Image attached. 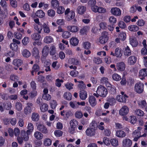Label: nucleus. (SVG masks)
<instances>
[{
	"instance_id": "nucleus-17",
	"label": "nucleus",
	"mask_w": 147,
	"mask_h": 147,
	"mask_svg": "<svg viewBox=\"0 0 147 147\" xmlns=\"http://www.w3.org/2000/svg\"><path fill=\"white\" fill-rule=\"evenodd\" d=\"M76 11L78 14L82 15L86 12V7L84 5H80L78 7Z\"/></svg>"
},
{
	"instance_id": "nucleus-47",
	"label": "nucleus",
	"mask_w": 147,
	"mask_h": 147,
	"mask_svg": "<svg viewBox=\"0 0 147 147\" xmlns=\"http://www.w3.org/2000/svg\"><path fill=\"white\" fill-rule=\"evenodd\" d=\"M53 39L51 36H45L44 39V42L46 43H50L53 42Z\"/></svg>"
},
{
	"instance_id": "nucleus-32",
	"label": "nucleus",
	"mask_w": 147,
	"mask_h": 147,
	"mask_svg": "<svg viewBox=\"0 0 147 147\" xmlns=\"http://www.w3.org/2000/svg\"><path fill=\"white\" fill-rule=\"evenodd\" d=\"M89 102L90 105L92 107L94 106L96 104V99L93 96H91L89 97Z\"/></svg>"
},
{
	"instance_id": "nucleus-14",
	"label": "nucleus",
	"mask_w": 147,
	"mask_h": 147,
	"mask_svg": "<svg viewBox=\"0 0 147 147\" xmlns=\"http://www.w3.org/2000/svg\"><path fill=\"white\" fill-rule=\"evenodd\" d=\"M48 90L47 88H44L43 90V94L42 96V98L47 100H50L51 98L50 95L48 94Z\"/></svg>"
},
{
	"instance_id": "nucleus-33",
	"label": "nucleus",
	"mask_w": 147,
	"mask_h": 147,
	"mask_svg": "<svg viewBox=\"0 0 147 147\" xmlns=\"http://www.w3.org/2000/svg\"><path fill=\"white\" fill-rule=\"evenodd\" d=\"M87 97V93L86 91L82 90L80 91V98L82 100L86 99Z\"/></svg>"
},
{
	"instance_id": "nucleus-43",
	"label": "nucleus",
	"mask_w": 147,
	"mask_h": 147,
	"mask_svg": "<svg viewBox=\"0 0 147 147\" xmlns=\"http://www.w3.org/2000/svg\"><path fill=\"white\" fill-rule=\"evenodd\" d=\"M128 30L131 31L136 32L138 31L139 27L136 25H131L128 27Z\"/></svg>"
},
{
	"instance_id": "nucleus-38",
	"label": "nucleus",
	"mask_w": 147,
	"mask_h": 147,
	"mask_svg": "<svg viewBox=\"0 0 147 147\" xmlns=\"http://www.w3.org/2000/svg\"><path fill=\"white\" fill-rule=\"evenodd\" d=\"M31 118L32 121H37L39 119V116L38 113L34 112L32 113Z\"/></svg>"
},
{
	"instance_id": "nucleus-18",
	"label": "nucleus",
	"mask_w": 147,
	"mask_h": 147,
	"mask_svg": "<svg viewBox=\"0 0 147 147\" xmlns=\"http://www.w3.org/2000/svg\"><path fill=\"white\" fill-rule=\"evenodd\" d=\"M116 67L118 71H123L125 69V65L123 62H120L117 63Z\"/></svg>"
},
{
	"instance_id": "nucleus-56",
	"label": "nucleus",
	"mask_w": 147,
	"mask_h": 147,
	"mask_svg": "<svg viewBox=\"0 0 147 147\" xmlns=\"http://www.w3.org/2000/svg\"><path fill=\"white\" fill-rule=\"evenodd\" d=\"M51 63L49 61H46L45 62L44 66L45 67V70L46 71H51L50 65Z\"/></svg>"
},
{
	"instance_id": "nucleus-60",
	"label": "nucleus",
	"mask_w": 147,
	"mask_h": 147,
	"mask_svg": "<svg viewBox=\"0 0 147 147\" xmlns=\"http://www.w3.org/2000/svg\"><path fill=\"white\" fill-rule=\"evenodd\" d=\"M96 3V0H89L88 2V4L91 7L92 9V7L94 6H97L95 5Z\"/></svg>"
},
{
	"instance_id": "nucleus-62",
	"label": "nucleus",
	"mask_w": 147,
	"mask_h": 147,
	"mask_svg": "<svg viewBox=\"0 0 147 147\" xmlns=\"http://www.w3.org/2000/svg\"><path fill=\"white\" fill-rule=\"evenodd\" d=\"M69 61L71 62L72 63L76 65H79L80 63V62L78 60L74 58L70 59Z\"/></svg>"
},
{
	"instance_id": "nucleus-44",
	"label": "nucleus",
	"mask_w": 147,
	"mask_h": 147,
	"mask_svg": "<svg viewBox=\"0 0 147 147\" xmlns=\"http://www.w3.org/2000/svg\"><path fill=\"white\" fill-rule=\"evenodd\" d=\"M110 142L112 145L113 146L117 147L119 145L118 140L116 138L111 139Z\"/></svg>"
},
{
	"instance_id": "nucleus-7",
	"label": "nucleus",
	"mask_w": 147,
	"mask_h": 147,
	"mask_svg": "<svg viewBox=\"0 0 147 147\" xmlns=\"http://www.w3.org/2000/svg\"><path fill=\"white\" fill-rule=\"evenodd\" d=\"M49 51V47L47 46H45L43 48L42 51V57L41 60L43 62L45 59V58L48 55Z\"/></svg>"
},
{
	"instance_id": "nucleus-6",
	"label": "nucleus",
	"mask_w": 147,
	"mask_h": 147,
	"mask_svg": "<svg viewBox=\"0 0 147 147\" xmlns=\"http://www.w3.org/2000/svg\"><path fill=\"white\" fill-rule=\"evenodd\" d=\"M144 86V84L142 83H136L135 86L134 90L138 93L140 94L143 91Z\"/></svg>"
},
{
	"instance_id": "nucleus-53",
	"label": "nucleus",
	"mask_w": 147,
	"mask_h": 147,
	"mask_svg": "<svg viewBox=\"0 0 147 147\" xmlns=\"http://www.w3.org/2000/svg\"><path fill=\"white\" fill-rule=\"evenodd\" d=\"M11 49L13 51H16L18 49V46L15 43L13 42L10 45Z\"/></svg>"
},
{
	"instance_id": "nucleus-24",
	"label": "nucleus",
	"mask_w": 147,
	"mask_h": 147,
	"mask_svg": "<svg viewBox=\"0 0 147 147\" xmlns=\"http://www.w3.org/2000/svg\"><path fill=\"white\" fill-rule=\"evenodd\" d=\"M115 135L117 137L119 138H123L126 136V134L124 131L119 130L116 131Z\"/></svg>"
},
{
	"instance_id": "nucleus-5",
	"label": "nucleus",
	"mask_w": 147,
	"mask_h": 147,
	"mask_svg": "<svg viewBox=\"0 0 147 147\" xmlns=\"http://www.w3.org/2000/svg\"><path fill=\"white\" fill-rule=\"evenodd\" d=\"M100 83L103 84H105L106 86L111 88V90H115V88L112 85L109 81L108 78L106 77H103L100 80Z\"/></svg>"
},
{
	"instance_id": "nucleus-12",
	"label": "nucleus",
	"mask_w": 147,
	"mask_h": 147,
	"mask_svg": "<svg viewBox=\"0 0 147 147\" xmlns=\"http://www.w3.org/2000/svg\"><path fill=\"white\" fill-rule=\"evenodd\" d=\"M32 106L33 104L31 103L28 102L27 104V106L24 109V113L25 114L28 115L31 112Z\"/></svg>"
},
{
	"instance_id": "nucleus-42",
	"label": "nucleus",
	"mask_w": 147,
	"mask_h": 147,
	"mask_svg": "<svg viewBox=\"0 0 147 147\" xmlns=\"http://www.w3.org/2000/svg\"><path fill=\"white\" fill-rule=\"evenodd\" d=\"M41 37V36L39 33H34L31 35V38L32 39L34 40H39Z\"/></svg>"
},
{
	"instance_id": "nucleus-13",
	"label": "nucleus",
	"mask_w": 147,
	"mask_h": 147,
	"mask_svg": "<svg viewBox=\"0 0 147 147\" xmlns=\"http://www.w3.org/2000/svg\"><path fill=\"white\" fill-rule=\"evenodd\" d=\"M31 133H28V132L24 130H22L21 131V136L23 139L24 141H27L28 140L29 137V135Z\"/></svg>"
},
{
	"instance_id": "nucleus-10",
	"label": "nucleus",
	"mask_w": 147,
	"mask_h": 147,
	"mask_svg": "<svg viewBox=\"0 0 147 147\" xmlns=\"http://www.w3.org/2000/svg\"><path fill=\"white\" fill-rule=\"evenodd\" d=\"M110 12L112 14L116 16H120L121 14V10L117 7H113L111 9Z\"/></svg>"
},
{
	"instance_id": "nucleus-22",
	"label": "nucleus",
	"mask_w": 147,
	"mask_h": 147,
	"mask_svg": "<svg viewBox=\"0 0 147 147\" xmlns=\"http://www.w3.org/2000/svg\"><path fill=\"white\" fill-rule=\"evenodd\" d=\"M86 134L89 136H92L95 134V129L92 127L91 128H88L86 131Z\"/></svg>"
},
{
	"instance_id": "nucleus-36",
	"label": "nucleus",
	"mask_w": 147,
	"mask_h": 147,
	"mask_svg": "<svg viewBox=\"0 0 147 147\" xmlns=\"http://www.w3.org/2000/svg\"><path fill=\"white\" fill-rule=\"evenodd\" d=\"M35 14L36 16L40 18H42L45 16V13L43 10L41 9L37 10Z\"/></svg>"
},
{
	"instance_id": "nucleus-59",
	"label": "nucleus",
	"mask_w": 147,
	"mask_h": 147,
	"mask_svg": "<svg viewBox=\"0 0 147 147\" xmlns=\"http://www.w3.org/2000/svg\"><path fill=\"white\" fill-rule=\"evenodd\" d=\"M54 134L56 137H60L62 136L63 132L61 130H57L55 131Z\"/></svg>"
},
{
	"instance_id": "nucleus-27",
	"label": "nucleus",
	"mask_w": 147,
	"mask_h": 147,
	"mask_svg": "<svg viewBox=\"0 0 147 147\" xmlns=\"http://www.w3.org/2000/svg\"><path fill=\"white\" fill-rule=\"evenodd\" d=\"M100 37L99 38V42L101 44H104L107 42L108 40V37L106 34Z\"/></svg>"
},
{
	"instance_id": "nucleus-51",
	"label": "nucleus",
	"mask_w": 147,
	"mask_h": 147,
	"mask_svg": "<svg viewBox=\"0 0 147 147\" xmlns=\"http://www.w3.org/2000/svg\"><path fill=\"white\" fill-rule=\"evenodd\" d=\"M48 106L45 103L43 104L40 107V110L42 112H45L48 110Z\"/></svg>"
},
{
	"instance_id": "nucleus-9",
	"label": "nucleus",
	"mask_w": 147,
	"mask_h": 147,
	"mask_svg": "<svg viewBox=\"0 0 147 147\" xmlns=\"http://www.w3.org/2000/svg\"><path fill=\"white\" fill-rule=\"evenodd\" d=\"M121 95H119L117 96L116 99L119 102H126V99L128 97V96L126 94H124V92H121Z\"/></svg>"
},
{
	"instance_id": "nucleus-34",
	"label": "nucleus",
	"mask_w": 147,
	"mask_h": 147,
	"mask_svg": "<svg viewBox=\"0 0 147 147\" xmlns=\"http://www.w3.org/2000/svg\"><path fill=\"white\" fill-rule=\"evenodd\" d=\"M15 109L18 111H21L23 109V105L20 102H17L15 104Z\"/></svg>"
},
{
	"instance_id": "nucleus-54",
	"label": "nucleus",
	"mask_w": 147,
	"mask_h": 147,
	"mask_svg": "<svg viewBox=\"0 0 147 147\" xmlns=\"http://www.w3.org/2000/svg\"><path fill=\"white\" fill-rule=\"evenodd\" d=\"M57 8V12L59 14H62L65 11V9L63 6H59Z\"/></svg>"
},
{
	"instance_id": "nucleus-1",
	"label": "nucleus",
	"mask_w": 147,
	"mask_h": 147,
	"mask_svg": "<svg viewBox=\"0 0 147 147\" xmlns=\"http://www.w3.org/2000/svg\"><path fill=\"white\" fill-rule=\"evenodd\" d=\"M96 92V94L94 93L93 95L96 97H98L99 96L105 97L106 96L107 93V91L104 86L100 85L97 88Z\"/></svg>"
},
{
	"instance_id": "nucleus-46",
	"label": "nucleus",
	"mask_w": 147,
	"mask_h": 147,
	"mask_svg": "<svg viewBox=\"0 0 147 147\" xmlns=\"http://www.w3.org/2000/svg\"><path fill=\"white\" fill-rule=\"evenodd\" d=\"M89 30V27L85 26L80 30V32L82 34H86L88 32Z\"/></svg>"
},
{
	"instance_id": "nucleus-55",
	"label": "nucleus",
	"mask_w": 147,
	"mask_h": 147,
	"mask_svg": "<svg viewBox=\"0 0 147 147\" xmlns=\"http://www.w3.org/2000/svg\"><path fill=\"white\" fill-rule=\"evenodd\" d=\"M50 54L52 55H55L56 52L55 47L54 45L51 46L50 48Z\"/></svg>"
},
{
	"instance_id": "nucleus-30",
	"label": "nucleus",
	"mask_w": 147,
	"mask_h": 147,
	"mask_svg": "<svg viewBox=\"0 0 147 147\" xmlns=\"http://www.w3.org/2000/svg\"><path fill=\"white\" fill-rule=\"evenodd\" d=\"M70 43L73 46H77L79 42L78 40L76 37H72L70 40Z\"/></svg>"
},
{
	"instance_id": "nucleus-40",
	"label": "nucleus",
	"mask_w": 147,
	"mask_h": 147,
	"mask_svg": "<svg viewBox=\"0 0 147 147\" xmlns=\"http://www.w3.org/2000/svg\"><path fill=\"white\" fill-rule=\"evenodd\" d=\"M59 3L57 0H52L51 5L53 9H56L59 6Z\"/></svg>"
},
{
	"instance_id": "nucleus-23",
	"label": "nucleus",
	"mask_w": 147,
	"mask_h": 147,
	"mask_svg": "<svg viewBox=\"0 0 147 147\" xmlns=\"http://www.w3.org/2000/svg\"><path fill=\"white\" fill-rule=\"evenodd\" d=\"M34 137L37 140H42L43 138V134L40 132L38 131H35L34 134Z\"/></svg>"
},
{
	"instance_id": "nucleus-64",
	"label": "nucleus",
	"mask_w": 147,
	"mask_h": 147,
	"mask_svg": "<svg viewBox=\"0 0 147 147\" xmlns=\"http://www.w3.org/2000/svg\"><path fill=\"white\" fill-rule=\"evenodd\" d=\"M112 78L113 80L117 81L121 80V77L117 74L115 73L112 75Z\"/></svg>"
},
{
	"instance_id": "nucleus-21",
	"label": "nucleus",
	"mask_w": 147,
	"mask_h": 147,
	"mask_svg": "<svg viewBox=\"0 0 147 147\" xmlns=\"http://www.w3.org/2000/svg\"><path fill=\"white\" fill-rule=\"evenodd\" d=\"M130 44L133 47H135L138 45V42L136 38L134 36H131L129 38Z\"/></svg>"
},
{
	"instance_id": "nucleus-20",
	"label": "nucleus",
	"mask_w": 147,
	"mask_h": 147,
	"mask_svg": "<svg viewBox=\"0 0 147 147\" xmlns=\"http://www.w3.org/2000/svg\"><path fill=\"white\" fill-rule=\"evenodd\" d=\"M139 76L140 78L143 80L147 76V69L143 68L140 70L139 72Z\"/></svg>"
},
{
	"instance_id": "nucleus-28",
	"label": "nucleus",
	"mask_w": 147,
	"mask_h": 147,
	"mask_svg": "<svg viewBox=\"0 0 147 147\" xmlns=\"http://www.w3.org/2000/svg\"><path fill=\"white\" fill-rule=\"evenodd\" d=\"M42 29L45 33L48 34L50 31V30L49 26L48 23H44L42 25Z\"/></svg>"
},
{
	"instance_id": "nucleus-31",
	"label": "nucleus",
	"mask_w": 147,
	"mask_h": 147,
	"mask_svg": "<svg viewBox=\"0 0 147 147\" xmlns=\"http://www.w3.org/2000/svg\"><path fill=\"white\" fill-rule=\"evenodd\" d=\"M23 63V61L21 59H16L13 60V64L15 66L18 67L21 65Z\"/></svg>"
},
{
	"instance_id": "nucleus-2",
	"label": "nucleus",
	"mask_w": 147,
	"mask_h": 147,
	"mask_svg": "<svg viewBox=\"0 0 147 147\" xmlns=\"http://www.w3.org/2000/svg\"><path fill=\"white\" fill-rule=\"evenodd\" d=\"M65 14L66 19L67 21H70L73 19L74 22L77 21L76 19L74 18L75 14L74 11L71 10L69 8H67L65 11Z\"/></svg>"
},
{
	"instance_id": "nucleus-16",
	"label": "nucleus",
	"mask_w": 147,
	"mask_h": 147,
	"mask_svg": "<svg viewBox=\"0 0 147 147\" xmlns=\"http://www.w3.org/2000/svg\"><path fill=\"white\" fill-rule=\"evenodd\" d=\"M38 130L44 134L48 133L49 131L47 129V128L43 124H39L37 127Z\"/></svg>"
},
{
	"instance_id": "nucleus-15",
	"label": "nucleus",
	"mask_w": 147,
	"mask_h": 147,
	"mask_svg": "<svg viewBox=\"0 0 147 147\" xmlns=\"http://www.w3.org/2000/svg\"><path fill=\"white\" fill-rule=\"evenodd\" d=\"M122 146L125 147H131L132 144V141L129 138H124L122 141Z\"/></svg>"
},
{
	"instance_id": "nucleus-45",
	"label": "nucleus",
	"mask_w": 147,
	"mask_h": 147,
	"mask_svg": "<svg viewBox=\"0 0 147 147\" xmlns=\"http://www.w3.org/2000/svg\"><path fill=\"white\" fill-rule=\"evenodd\" d=\"M52 143L51 140L49 138H46L43 141V145L46 146H50Z\"/></svg>"
},
{
	"instance_id": "nucleus-26",
	"label": "nucleus",
	"mask_w": 147,
	"mask_h": 147,
	"mask_svg": "<svg viewBox=\"0 0 147 147\" xmlns=\"http://www.w3.org/2000/svg\"><path fill=\"white\" fill-rule=\"evenodd\" d=\"M123 54L124 55L128 57L131 54V50L128 46L125 47L123 49Z\"/></svg>"
},
{
	"instance_id": "nucleus-50",
	"label": "nucleus",
	"mask_w": 147,
	"mask_h": 147,
	"mask_svg": "<svg viewBox=\"0 0 147 147\" xmlns=\"http://www.w3.org/2000/svg\"><path fill=\"white\" fill-rule=\"evenodd\" d=\"M70 126L76 128L78 125V121L75 119L71 120L69 122Z\"/></svg>"
},
{
	"instance_id": "nucleus-29",
	"label": "nucleus",
	"mask_w": 147,
	"mask_h": 147,
	"mask_svg": "<svg viewBox=\"0 0 147 147\" xmlns=\"http://www.w3.org/2000/svg\"><path fill=\"white\" fill-rule=\"evenodd\" d=\"M27 130L26 131L30 133H32L34 131V127L33 124L31 122H29L27 127Z\"/></svg>"
},
{
	"instance_id": "nucleus-37",
	"label": "nucleus",
	"mask_w": 147,
	"mask_h": 147,
	"mask_svg": "<svg viewBox=\"0 0 147 147\" xmlns=\"http://www.w3.org/2000/svg\"><path fill=\"white\" fill-rule=\"evenodd\" d=\"M22 54L24 57L26 58H28L31 55L30 52L26 49L23 50L22 51Z\"/></svg>"
},
{
	"instance_id": "nucleus-52",
	"label": "nucleus",
	"mask_w": 147,
	"mask_h": 147,
	"mask_svg": "<svg viewBox=\"0 0 147 147\" xmlns=\"http://www.w3.org/2000/svg\"><path fill=\"white\" fill-rule=\"evenodd\" d=\"M39 70V66L36 64H34L32 68L31 71V74L32 75H34V72L38 71Z\"/></svg>"
},
{
	"instance_id": "nucleus-48",
	"label": "nucleus",
	"mask_w": 147,
	"mask_h": 147,
	"mask_svg": "<svg viewBox=\"0 0 147 147\" xmlns=\"http://www.w3.org/2000/svg\"><path fill=\"white\" fill-rule=\"evenodd\" d=\"M75 116L76 118L80 119L83 117V114L81 111L80 110L77 111L75 113Z\"/></svg>"
},
{
	"instance_id": "nucleus-4",
	"label": "nucleus",
	"mask_w": 147,
	"mask_h": 147,
	"mask_svg": "<svg viewBox=\"0 0 147 147\" xmlns=\"http://www.w3.org/2000/svg\"><path fill=\"white\" fill-rule=\"evenodd\" d=\"M122 50L119 47H116L115 50V53L111 52L110 55L113 56H115L117 58H121L122 56Z\"/></svg>"
},
{
	"instance_id": "nucleus-61",
	"label": "nucleus",
	"mask_w": 147,
	"mask_h": 147,
	"mask_svg": "<svg viewBox=\"0 0 147 147\" xmlns=\"http://www.w3.org/2000/svg\"><path fill=\"white\" fill-rule=\"evenodd\" d=\"M119 38L122 40H124L126 38V34L124 32H121L119 36Z\"/></svg>"
},
{
	"instance_id": "nucleus-57",
	"label": "nucleus",
	"mask_w": 147,
	"mask_h": 147,
	"mask_svg": "<svg viewBox=\"0 0 147 147\" xmlns=\"http://www.w3.org/2000/svg\"><path fill=\"white\" fill-rule=\"evenodd\" d=\"M83 47L85 49H89L91 47V44L88 42H85L82 43Z\"/></svg>"
},
{
	"instance_id": "nucleus-19",
	"label": "nucleus",
	"mask_w": 147,
	"mask_h": 147,
	"mask_svg": "<svg viewBox=\"0 0 147 147\" xmlns=\"http://www.w3.org/2000/svg\"><path fill=\"white\" fill-rule=\"evenodd\" d=\"M137 59V57L135 56H131L127 58V63L130 65H133L136 63Z\"/></svg>"
},
{
	"instance_id": "nucleus-11",
	"label": "nucleus",
	"mask_w": 147,
	"mask_h": 147,
	"mask_svg": "<svg viewBox=\"0 0 147 147\" xmlns=\"http://www.w3.org/2000/svg\"><path fill=\"white\" fill-rule=\"evenodd\" d=\"M129 112V109L126 106H123L120 109L119 113L121 116H124L127 115Z\"/></svg>"
},
{
	"instance_id": "nucleus-63",
	"label": "nucleus",
	"mask_w": 147,
	"mask_h": 147,
	"mask_svg": "<svg viewBox=\"0 0 147 147\" xmlns=\"http://www.w3.org/2000/svg\"><path fill=\"white\" fill-rule=\"evenodd\" d=\"M11 6L13 8H16L18 6L17 2L16 0H9Z\"/></svg>"
},
{
	"instance_id": "nucleus-58",
	"label": "nucleus",
	"mask_w": 147,
	"mask_h": 147,
	"mask_svg": "<svg viewBox=\"0 0 147 147\" xmlns=\"http://www.w3.org/2000/svg\"><path fill=\"white\" fill-rule=\"evenodd\" d=\"M71 35V33L68 31H65L63 32L62 37L64 38H67L69 37Z\"/></svg>"
},
{
	"instance_id": "nucleus-8",
	"label": "nucleus",
	"mask_w": 147,
	"mask_h": 147,
	"mask_svg": "<svg viewBox=\"0 0 147 147\" xmlns=\"http://www.w3.org/2000/svg\"><path fill=\"white\" fill-rule=\"evenodd\" d=\"M92 10L95 13L98 12L100 13H105L107 11L106 9L105 8L98 6L92 7Z\"/></svg>"
},
{
	"instance_id": "nucleus-35",
	"label": "nucleus",
	"mask_w": 147,
	"mask_h": 147,
	"mask_svg": "<svg viewBox=\"0 0 147 147\" xmlns=\"http://www.w3.org/2000/svg\"><path fill=\"white\" fill-rule=\"evenodd\" d=\"M34 29L38 32V33L40 34L41 33L42 30V25L41 24H34Z\"/></svg>"
},
{
	"instance_id": "nucleus-41",
	"label": "nucleus",
	"mask_w": 147,
	"mask_h": 147,
	"mask_svg": "<svg viewBox=\"0 0 147 147\" xmlns=\"http://www.w3.org/2000/svg\"><path fill=\"white\" fill-rule=\"evenodd\" d=\"M138 104L139 107L141 108H144L147 105V103L145 100H140L138 101Z\"/></svg>"
},
{
	"instance_id": "nucleus-39",
	"label": "nucleus",
	"mask_w": 147,
	"mask_h": 147,
	"mask_svg": "<svg viewBox=\"0 0 147 147\" xmlns=\"http://www.w3.org/2000/svg\"><path fill=\"white\" fill-rule=\"evenodd\" d=\"M78 103V102L76 101H71L69 103V105L71 107L72 109H76L79 107Z\"/></svg>"
},
{
	"instance_id": "nucleus-25",
	"label": "nucleus",
	"mask_w": 147,
	"mask_h": 147,
	"mask_svg": "<svg viewBox=\"0 0 147 147\" xmlns=\"http://www.w3.org/2000/svg\"><path fill=\"white\" fill-rule=\"evenodd\" d=\"M67 30L72 32H76L79 30L78 28L75 26H67Z\"/></svg>"
},
{
	"instance_id": "nucleus-49",
	"label": "nucleus",
	"mask_w": 147,
	"mask_h": 147,
	"mask_svg": "<svg viewBox=\"0 0 147 147\" xmlns=\"http://www.w3.org/2000/svg\"><path fill=\"white\" fill-rule=\"evenodd\" d=\"M63 97L67 100H70L71 99L72 95L69 92H66L63 94Z\"/></svg>"
},
{
	"instance_id": "nucleus-3",
	"label": "nucleus",
	"mask_w": 147,
	"mask_h": 147,
	"mask_svg": "<svg viewBox=\"0 0 147 147\" xmlns=\"http://www.w3.org/2000/svg\"><path fill=\"white\" fill-rule=\"evenodd\" d=\"M32 54L33 57L35 59L36 63H39L40 60L39 52L38 49L36 47H34L32 49Z\"/></svg>"
}]
</instances>
